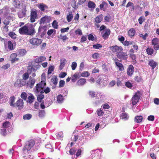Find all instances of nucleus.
<instances>
[{
    "mask_svg": "<svg viewBox=\"0 0 159 159\" xmlns=\"http://www.w3.org/2000/svg\"><path fill=\"white\" fill-rule=\"evenodd\" d=\"M106 100L105 94L102 92H99L98 93L97 96H96L95 100L93 102V105L95 107L99 106L105 102Z\"/></svg>",
    "mask_w": 159,
    "mask_h": 159,
    "instance_id": "nucleus-1",
    "label": "nucleus"
},
{
    "mask_svg": "<svg viewBox=\"0 0 159 159\" xmlns=\"http://www.w3.org/2000/svg\"><path fill=\"white\" fill-rule=\"evenodd\" d=\"M35 144L34 140L31 139L26 141L22 149L23 153L25 155L28 154L31 151V149Z\"/></svg>",
    "mask_w": 159,
    "mask_h": 159,
    "instance_id": "nucleus-2",
    "label": "nucleus"
},
{
    "mask_svg": "<svg viewBox=\"0 0 159 159\" xmlns=\"http://www.w3.org/2000/svg\"><path fill=\"white\" fill-rule=\"evenodd\" d=\"M102 151V148L91 151L90 158L93 159H99V156L101 155Z\"/></svg>",
    "mask_w": 159,
    "mask_h": 159,
    "instance_id": "nucleus-3",
    "label": "nucleus"
},
{
    "mask_svg": "<svg viewBox=\"0 0 159 159\" xmlns=\"http://www.w3.org/2000/svg\"><path fill=\"white\" fill-rule=\"evenodd\" d=\"M37 18V10L33 9L31 10L30 14V20L32 23L34 22L35 19Z\"/></svg>",
    "mask_w": 159,
    "mask_h": 159,
    "instance_id": "nucleus-4",
    "label": "nucleus"
},
{
    "mask_svg": "<svg viewBox=\"0 0 159 159\" xmlns=\"http://www.w3.org/2000/svg\"><path fill=\"white\" fill-rule=\"evenodd\" d=\"M140 97V93L139 92L136 93L132 98L131 100L132 104L134 106L136 105L139 101Z\"/></svg>",
    "mask_w": 159,
    "mask_h": 159,
    "instance_id": "nucleus-5",
    "label": "nucleus"
},
{
    "mask_svg": "<svg viewBox=\"0 0 159 159\" xmlns=\"http://www.w3.org/2000/svg\"><path fill=\"white\" fill-rule=\"evenodd\" d=\"M35 82V79L32 78V77H30L29 80L27 82V83L26 84L25 83H22L20 85H24L25 84H26L27 86L28 87H29L30 88H33Z\"/></svg>",
    "mask_w": 159,
    "mask_h": 159,
    "instance_id": "nucleus-6",
    "label": "nucleus"
},
{
    "mask_svg": "<svg viewBox=\"0 0 159 159\" xmlns=\"http://www.w3.org/2000/svg\"><path fill=\"white\" fill-rule=\"evenodd\" d=\"M28 25L27 35H33L35 33V29L34 28L32 24H27Z\"/></svg>",
    "mask_w": 159,
    "mask_h": 159,
    "instance_id": "nucleus-7",
    "label": "nucleus"
},
{
    "mask_svg": "<svg viewBox=\"0 0 159 159\" xmlns=\"http://www.w3.org/2000/svg\"><path fill=\"white\" fill-rule=\"evenodd\" d=\"M116 56L119 59L125 60H127L128 57L127 53L122 51L116 53Z\"/></svg>",
    "mask_w": 159,
    "mask_h": 159,
    "instance_id": "nucleus-8",
    "label": "nucleus"
},
{
    "mask_svg": "<svg viewBox=\"0 0 159 159\" xmlns=\"http://www.w3.org/2000/svg\"><path fill=\"white\" fill-rule=\"evenodd\" d=\"M24 102L22 99L20 98L16 102L14 103V107H17L19 110L22 109L24 107Z\"/></svg>",
    "mask_w": 159,
    "mask_h": 159,
    "instance_id": "nucleus-9",
    "label": "nucleus"
},
{
    "mask_svg": "<svg viewBox=\"0 0 159 159\" xmlns=\"http://www.w3.org/2000/svg\"><path fill=\"white\" fill-rule=\"evenodd\" d=\"M28 25L27 24H26L24 26L19 29V32L20 34L27 35Z\"/></svg>",
    "mask_w": 159,
    "mask_h": 159,
    "instance_id": "nucleus-10",
    "label": "nucleus"
},
{
    "mask_svg": "<svg viewBox=\"0 0 159 159\" xmlns=\"http://www.w3.org/2000/svg\"><path fill=\"white\" fill-rule=\"evenodd\" d=\"M110 49L113 52H116V53L123 51V48L121 46H118L117 45L112 46L110 47Z\"/></svg>",
    "mask_w": 159,
    "mask_h": 159,
    "instance_id": "nucleus-11",
    "label": "nucleus"
},
{
    "mask_svg": "<svg viewBox=\"0 0 159 159\" xmlns=\"http://www.w3.org/2000/svg\"><path fill=\"white\" fill-rule=\"evenodd\" d=\"M134 68L132 65H129L127 70V74L129 76L131 77L134 74Z\"/></svg>",
    "mask_w": 159,
    "mask_h": 159,
    "instance_id": "nucleus-12",
    "label": "nucleus"
},
{
    "mask_svg": "<svg viewBox=\"0 0 159 159\" xmlns=\"http://www.w3.org/2000/svg\"><path fill=\"white\" fill-rule=\"evenodd\" d=\"M45 73H43L41 75V81H40V88H43L46 85V76Z\"/></svg>",
    "mask_w": 159,
    "mask_h": 159,
    "instance_id": "nucleus-13",
    "label": "nucleus"
},
{
    "mask_svg": "<svg viewBox=\"0 0 159 159\" xmlns=\"http://www.w3.org/2000/svg\"><path fill=\"white\" fill-rule=\"evenodd\" d=\"M40 63V57H38L34 59V60L31 63L34 66H35L36 69L39 68L40 66L39 65Z\"/></svg>",
    "mask_w": 159,
    "mask_h": 159,
    "instance_id": "nucleus-14",
    "label": "nucleus"
},
{
    "mask_svg": "<svg viewBox=\"0 0 159 159\" xmlns=\"http://www.w3.org/2000/svg\"><path fill=\"white\" fill-rule=\"evenodd\" d=\"M51 20V18L50 16H45L40 19V24L41 23L47 24L49 23Z\"/></svg>",
    "mask_w": 159,
    "mask_h": 159,
    "instance_id": "nucleus-15",
    "label": "nucleus"
},
{
    "mask_svg": "<svg viewBox=\"0 0 159 159\" xmlns=\"http://www.w3.org/2000/svg\"><path fill=\"white\" fill-rule=\"evenodd\" d=\"M52 103V101H46L45 103L43 102H42L40 103V108L44 109L45 107H47L51 105Z\"/></svg>",
    "mask_w": 159,
    "mask_h": 159,
    "instance_id": "nucleus-16",
    "label": "nucleus"
},
{
    "mask_svg": "<svg viewBox=\"0 0 159 159\" xmlns=\"http://www.w3.org/2000/svg\"><path fill=\"white\" fill-rule=\"evenodd\" d=\"M66 94L64 95V97H66L67 94V92L66 93ZM64 100L63 96L61 94H59L57 96V101L59 103H62Z\"/></svg>",
    "mask_w": 159,
    "mask_h": 159,
    "instance_id": "nucleus-17",
    "label": "nucleus"
},
{
    "mask_svg": "<svg viewBox=\"0 0 159 159\" xmlns=\"http://www.w3.org/2000/svg\"><path fill=\"white\" fill-rule=\"evenodd\" d=\"M111 33V31L109 29H106L104 33H102V37L105 39H107Z\"/></svg>",
    "mask_w": 159,
    "mask_h": 159,
    "instance_id": "nucleus-18",
    "label": "nucleus"
},
{
    "mask_svg": "<svg viewBox=\"0 0 159 159\" xmlns=\"http://www.w3.org/2000/svg\"><path fill=\"white\" fill-rule=\"evenodd\" d=\"M7 97L4 93H0V104L6 102Z\"/></svg>",
    "mask_w": 159,
    "mask_h": 159,
    "instance_id": "nucleus-19",
    "label": "nucleus"
},
{
    "mask_svg": "<svg viewBox=\"0 0 159 159\" xmlns=\"http://www.w3.org/2000/svg\"><path fill=\"white\" fill-rule=\"evenodd\" d=\"M27 10L26 9L25 7L22 10L21 12L18 13V16L19 18H22L25 17L26 16V12Z\"/></svg>",
    "mask_w": 159,
    "mask_h": 159,
    "instance_id": "nucleus-20",
    "label": "nucleus"
},
{
    "mask_svg": "<svg viewBox=\"0 0 159 159\" xmlns=\"http://www.w3.org/2000/svg\"><path fill=\"white\" fill-rule=\"evenodd\" d=\"M40 41V39L36 38L32 39L30 40V43L34 45H39Z\"/></svg>",
    "mask_w": 159,
    "mask_h": 159,
    "instance_id": "nucleus-21",
    "label": "nucleus"
},
{
    "mask_svg": "<svg viewBox=\"0 0 159 159\" xmlns=\"http://www.w3.org/2000/svg\"><path fill=\"white\" fill-rule=\"evenodd\" d=\"M17 55L21 57L25 55L26 53V51L24 49H19L17 50Z\"/></svg>",
    "mask_w": 159,
    "mask_h": 159,
    "instance_id": "nucleus-22",
    "label": "nucleus"
},
{
    "mask_svg": "<svg viewBox=\"0 0 159 159\" xmlns=\"http://www.w3.org/2000/svg\"><path fill=\"white\" fill-rule=\"evenodd\" d=\"M33 64L31 63V65L28 66L27 72L30 74L32 72H35L37 69L35 66H34Z\"/></svg>",
    "mask_w": 159,
    "mask_h": 159,
    "instance_id": "nucleus-23",
    "label": "nucleus"
},
{
    "mask_svg": "<svg viewBox=\"0 0 159 159\" xmlns=\"http://www.w3.org/2000/svg\"><path fill=\"white\" fill-rule=\"evenodd\" d=\"M47 30V27L46 26H43V27H40V33H41L40 36L41 37H43L46 34Z\"/></svg>",
    "mask_w": 159,
    "mask_h": 159,
    "instance_id": "nucleus-24",
    "label": "nucleus"
},
{
    "mask_svg": "<svg viewBox=\"0 0 159 159\" xmlns=\"http://www.w3.org/2000/svg\"><path fill=\"white\" fill-rule=\"evenodd\" d=\"M17 55V53H13L11 54L10 57L11 58V62L12 63H13L16 61H17L19 59L16 58Z\"/></svg>",
    "mask_w": 159,
    "mask_h": 159,
    "instance_id": "nucleus-25",
    "label": "nucleus"
},
{
    "mask_svg": "<svg viewBox=\"0 0 159 159\" xmlns=\"http://www.w3.org/2000/svg\"><path fill=\"white\" fill-rule=\"evenodd\" d=\"M45 86L43 88H41L42 89H40V93H45L46 94L48 93L50 91V89L48 87L45 88Z\"/></svg>",
    "mask_w": 159,
    "mask_h": 159,
    "instance_id": "nucleus-26",
    "label": "nucleus"
},
{
    "mask_svg": "<svg viewBox=\"0 0 159 159\" xmlns=\"http://www.w3.org/2000/svg\"><path fill=\"white\" fill-rule=\"evenodd\" d=\"M37 99L38 102H35L34 104V108L36 109H38L39 108V102H40V94H38L37 95Z\"/></svg>",
    "mask_w": 159,
    "mask_h": 159,
    "instance_id": "nucleus-27",
    "label": "nucleus"
},
{
    "mask_svg": "<svg viewBox=\"0 0 159 159\" xmlns=\"http://www.w3.org/2000/svg\"><path fill=\"white\" fill-rule=\"evenodd\" d=\"M66 62V60L63 58L61 59L60 61V65L59 66V69L61 70L64 67Z\"/></svg>",
    "mask_w": 159,
    "mask_h": 159,
    "instance_id": "nucleus-28",
    "label": "nucleus"
},
{
    "mask_svg": "<svg viewBox=\"0 0 159 159\" xmlns=\"http://www.w3.org/2000/svg\"><path fill=\"white\" fill-rule=\"evenodd\" d=\"M85 82L86 79L84 78H81L77 81V84L79 86H82L84 84Z\"/></svg>",
    "mask_w": 159,
    "mask_h": 159,
    "instance_id": "nucleus-29",
    "label": "nucleus"
},
{
    "mask_svg": "<svg viewBox=\"0 0 159 159\" xmlns=\"http://www.w3.org/2000/svg\"><path fill=\"white\" fill-rule=\"evenodd\" d=\"M148 64L152 67V69H154L157 65V63L152 60L149 61Z\"/></svg>",
    "mask_w": 159,
    "mask_h": 159,
    "instance_id": "nucleus-30",
    "label": "nucleus"
},
{
    "mask_svg": "<svg viewBox=\"0 0 159 159\" xmlns=\"http://www.w3.org/2000/svg\"><path fill=\"white\" fill-rule=\"evenodd\" d=\"M143 120V117L142 116H137L134 118V121L137 123H140Z\"/></svg>",
    "mask_w": 159,
    "mask_h": 159,
    "instance_id": "nucleus-31",
    "label": "nucleus"
},
{
    "mask_svg": "<svg viewBox=\"0 0 159 159\" xmlns=\"http://www.w3.org/2000/svg\"><path fill=\"white\" fill-rule=\"evenodd\" d=\"M51 82L55 85L54 88L56 87L57 84L58 79L57 77L56 76L54 75L52 78Z\"/></svg>",
    "mask_w": 159,
    "mask_h": 159,
    "instance_id": "nucleus-32",
    "label": "nucleus"
},
{
    "mask_svg": "<svg viewBox=\"0 0 159 159\" xmlns=\"http://www.w3.org/2000/svg\"><path fill=\"white\" fill-rule=\"evenodd\" d=\"M98 93H96L94 91H90L89 93V96L92 98H93L98 95Z\"/></svg>",
    "mask_w": 159,
    "mask_h": 159,
    "instance_id": "nucleus-33",
    "label": "nucleus"
},
{
    "mask_svg": "<svg viewBox=\"0 0 159 159\" xmlns=\"http://www.w3.org/2000/svg\"><path fill=\"white\" fill-rule=\"evenodd\" d=\"M121 117L122 119H124L125 120H128L129 119V116L127 114L124 112L121 115Z\"/></svg>",
    "mask_w": 159,
    "mask_h": 159,
    "instance_id": "nucleus-34",
    "label": "nucleus"
},
{
    "mask_svg": "<svg viewBox=\"0 0 159 159\" xmlns=\"http://www.w3.org/2000/svg\"><path fill=\"white\" fill-rule=\"evenodd\" d=\"M34 97L32 94H31L28 97V100L27 101V102H28L30 104L32 103L34 101Z\"/></svg>",
    "mask_w": 159,
    "mask_h": 159,
    "instance_id": "nucleus-35",
    "label": "nucleus"
},
{
    "mask_svg": "<svg viewBox=\"0 0 159 159\" xmlns=\"http://www.w3.org/2000/svg\"><path fill=\"white\" fill-rule=\"evenodd\" d=\"M135 33V31L134 29H131L128 32V34L129 35L130 37H133Z\"/></svg>",
    "mask_w": 159,
    "mask_h": 159,
    "instance_id": "nucleus-36",
    "label": "nucleus"
},
{
    "mask_svg": "<svg viewBox=\"0 0 159 159\" xmlns=\"http://www.w3.org/2000/svg\"><path fill=\"white\" fill-rule=\"evenodd\" d=\"M146 52H147V54L149 55H152L153 54V55H155L156 52H155V53L153 54V52L154 50L152 48H148L146 49Z\"/></svg>",
    "mask_w": 159,
    "mask_h": 159,
    "instance_id": "nucleus-37",
    "label": "nucleus"
},
{
    "mask_svg": "<svg viewBox=\"0 0 159 159\" xmlns=\"http://www.w3.org/2000/svg\"><path fill=\"white\" fill-rule=\"evenodd\" d=\"M116 65L118 67L120 70L122 71L124 70L123 66L122 63L118 62H116Z\"/></svg>",
    "mask_w": 159,
    "mask_h": 159,
    "instance_id": "nucleus-38",
    "label": "nucleus"
},
{
    "mask_svg": "<svg viewBox=\"0 0 159 159\" xmlns=\"http://www.w3.org/2000/svg\"><path fill=\"white\" fill-rule=\"evenodd\" d=\"M78 3L76 4V1L75 0H71V6L74 9H76L78 7Z\"/></svg>",
    "mask_w": 159,
    "mask_h": 159,
    "instance_id": "nucleus-39",
    "label": "nucleus"
},
{
    "mask_svg": "<svg viewBox=\"0 0 159 159\" xmlns=\"http://www.w3.org/2000/svg\"><path fill=\"white\" fill-rule=\"evenodd\" d=\"M88 6L89 8H94L96 6V4L93 2L90 1L88 3Z\"/></svg>",
    "mask_w": 159,
    "mask_h": 159,
    "instance_id": "nucleus-40",
    "label": "nucleus"
},
{
    "mask_svg": "<svg viewBox=\"0 0 159 159\" xmlns=\"http://www.w3.org/2000/svg\"><path fill=\"white\" fill-rule=\"evenodd\" d=\"M48 8V7L47 5L43 3H40V10L42 11L46 12L47 10H45V9Z\"/></svg>",
    "mask_w": 159,
    "mask_h": 159,
    "instance_id": "nucleus-41",
    "label": "nucleus"
},
{
    "mask_svg": "<svg viewBox=\"0 0 159 159\" xmlns=\"http://www.w3.org/2000/svg\"><path fill=\"white\" fill-rule=\"evenodd\" d=\"M32 117V115L30 114H27L24 115L23 116L24 120H29Z\"/></svg>",
    "mask_w": 159,
    "mask_h": 159,
    "instance_id": "nucleus-42",
    "label": "nucleus"
},
{
    "mask_svg": "<svg viewBox=\"0 0 159 159\" xmlns=\"http://www.w3.org/2000/svg\"><path fill=\"white\" fill-rule=\"evenodd\" d=\"M96 113L98 116H101L103 115L104 112L101 109H98Z\"/></svg>",
    "mask_w": 159,
    "mask_h": 159,
    "instance_id": "nucleus-43",
    "label": "nucleus"
},
{
    "mask_svg": "<svg viewBox=\"0 0 159 159\" xmlns=\"http://www.w3.org/2000/svg\"><path fill=\"white\" fill-rule=\"evenodd\" d=\"M102 18V15H99L95 18V22L97 23H99L101 21Z\"/></svg>",
    "mask_w": 159,
    "mask_h": 159,
    "instance_id": "nucleus-44",
    "label": "nucleus"
},
{
    "mask_svg": "<svg viewBox=\"0 0 159 159\" xmlns=\"http://www.w3.org/2000/svg\"><path fill=\"white\" fill-rule=\"evenodd\" d=\"M34 92L36 93H38L40 92V82L38 83L35 88L34 89Z\"/></svg>",
    "mask_w": 159,
    "mask_h": 159,
    "instance_id": "nucleus-45",
    "label": "nucleus"
},
{
    "mask_svg": "<svg viewBox=\"0 0 159 159\" xmlns=\"http://www.w3.org/2000/svg\"><path fill=\"white\" fill-rule=\"evenodd\" d=\"M7 46L8 48L10 50L14 49L13 45L11 41H8L7 42Z\"/></svg>",
    "mask_w": 159,
    "mask_h": 159,
    "instance_id": "nucleus-46",
    "label": "nucleus"
},
{
    "mask_svg": "<svg viewBox=\"0 0 159 159\" xmlns=\"http://www.w3.org/2000/svg\"><path fill=\"white\" fill-rule=\"evenodd\" d=\"M13 4L15 8H18L20 5V2L18 0H15L13 2Z\"/></svg>",
    "mask_w": 159,
    "mask_h": 159,
    "instance_id": "nucleus-47",
    "label": "nucleus"
},
{
    "mask_svg": "<svg viewBox=\"0 0 159 159\" xmlns=\"http://www.w3.org/2000/svg\"><path fill=\"white\" fill-rule=\"evenodd\" d=\"M84 148L82 147L80 148L77 150V151L76 154V156L77 157H79L81 155V153L83 152Z\"/></svg>",
    "mask_w": 159,
    "mask_h": 159,
    "instance_id": "nucleus-48",
    "label": "nucleus"
},
{
    "mask_svg": "<svg viewBox=\"0 0 159 159\" xmlns=\"http://www.w3.org/2000/svg\"><path fill=\"white\" fill-rule=\"evenodd\" d=\"M73 17V15L71 12L69 14L67 15L66 17L67 20L68 22H70L72 19Z\"/></svg>",
    "mask_w": 159,
    "mask_h": 159,
    "instance_id": "nucleus-49",
    "label": "nucleus"
},
{
    "mask_svg": "<svg viewBox=\"0 0 159 159\" xmlns=\"http://www.w3.org/2000/svg\"><path fill=\"white\" fill-rule=\"evenodd\" d=\"M54 70V66H50L48 67V75L52 73Z\"/></svg>",
    "mask_w": 159,
    "mask_h": 159,
    "instance_id": "nucleus-50",
    "label": "nucleus"
},
{
    "mask_svg": "<svg viewBox=\"0 0 159 159\" xmlns=\"http://www.w3.org/2000/svg\"><path fill=\"white\" fill-rule=\"evenodd\" d=\"M9 36L11 38L15 39L16 38V34L13 32H10L8 34Z\"/></svg>",
    "mask_w": 159,
    "mask_h": 159,
    "instance_id": "nucleus-51",
    "label": "nucleus"
},
{
    "mask_svg": "<svg viewBox=\"0 0 159 159\" xmlns=\"http://www.w3.org/2000/svg\"><path fill=\"white\" fill-rule=\"evenodd\" d=\"M11 126V123L9 121L5 122L3 125V126L4 128H7Z\"/></svg>",
    "mask_w": 159,
    "mask_h": 159,
    "instance_id": "nucleus-52",
    "label": "nucleus"
},
{
    "mask_svg": "<svg viewBox=\"0 0 159 159\" xmlns=\"http://www.w3.org/2000/svg\"><path fill=\"white\" fill-rule=\"evenodd\" d=\"M129 57L133 61L134 63H136V57L135 54H130Z\"/></svg>",
    "mask_w": 159,
    "mask_h": 159,
    "instance_id": "nucleus-53",
    "label": "nucleus"
},
{
    "mask_svg": "<svg viewBox=\"0 0 159 159\" xmlns=\"http://www.w3.org/2000/svg\"><path fill=\"white\" fill-rule=\"evenodd\" d=\"M102 47V45L99 43H97L93 45V48L95 49H98Z\"/></svg>",
    "mask_w": 159,
    "mask_h": 159,
    "instance_id": "nucleus-54",
    "label": "nucleus"
},
{
    "mask_svg": "<svg viewBox=\"0 0 159 159\" xmlns=\"http://www.w3.org/2000/svg\"><path fill=\"white\" fill-rule=\"evenodd\" d=\"M52 27L55 29H57L58 27V23L56 20H54L52 23Z\"/></svg>",
    "mask_w": 159,
    "mask_h": 159,
    "instance_id": "nucleus-55",
    "label": "nucleus"
},
{
    "mask_svg": "<svg viewBox=\"0 0 159 159\" xmlns=\"http://www.w3.org/2000/svg\"><path fill=\"white\" fill-rule=\"evenodd\" d=\"M77 149L75 148H71L69 151V153L70 155H73L76 153Z\"/></svg>",
    "mask_w": 159,
    "mask_h": 159,
    "instance_id": "nucleus-56",
    "label": "nucleus"
},
{
    "mask_svg": "<svg viewBox=\"0 0 159 159\" xmlns=\"http://www.w3.org/2000/svg\"><path fill=\"white\" fill-rule=\"evenodd\" d=\"M46 116V113L43 110H40V119H43Z\"/></svg>",
    "mask_w": 159,
    "mask_h": 159,
    "instance_id": "nucleus-57",
    "label": "nucleus"
},
{
    "mask_svg": "<svg viewBox=\"0 0 159 159\" xmlns=\"http://www.w3.org/2000/svg\"><path fill=\"white\" fill-rule=\"evenodd\" d=\"M73 76L74 78H78L81 76V73L80 72H76L74 74Z\"/></svg>",
    "mask_w": 159,
    "mask_h": 159,
    "instance_id": "nucleus-58",
    "label": "nucleus"
},
{
    "mask_svg": "<svg viewBox=\"0 0 159 159\" xmlns=\"http://www.w3.org/2000/svg\"><path fill=\"white\" fill-rule=\"evenodd\" d=\"M90 74L88 71H84L81 73V76L83 77H87L89 76Z\"/></svg>",
    "mask_w": 159,
    "mask_h": 159,
    "instance_id": "nucleus-59",
    "label": "nucleus"
},
{
    "mask_svg": "<svg viewBox=\"0 0 159 159\" xmlns=\"http://www.w3.org/2000/svg\"><path fill=\"white\" fill-rule=\"evenodd\" d=\"M29 73L28 72L25 73L22 75L23 79L24 80H27L29 78Z\"/></svg>",
    "mask_w": 159,
    "mask_h": 159,
    "instance_id": "nucleus-60",
    "label": "nucleus"
},
{
    "mask_svg": "<svg viewBox=\"0 0 159 159\" xmlns=\"http://www.w3.org/2000/svg\"><path fill=\"white\" fill-rule=\"evenodd\" d=\"M20 97L24 100H26L27 98V94L25 92H23L21 93Z\"/></svg>",
    "mask_w": 159,
    "mask_h": 159,
    "instance_id": "nucleus-61",
    "label": "nucleus"
},
{
    "mask_svg": "<svg viewBox=\"0 0 159 159\" xmlns=\"http://www.w3.org/2000/svg\"><path fill=\"white\" fill-rule=\"evenodd\" d=\"M142 80V78L140 76H136L134 77V80L138 82L141 81Z\"/></svg>",
    "mask_w": 159,
    "mask_h": 159,
    "instance_id": "nucleus-62",
    "label": "nucleus"
},
{
    "mask_svg": "<svg viewBox=\"0 0 159 159\" xmlns=\"http://www.w3.org/2000/svg\"><path fill=\"white\" fill-rule=\"evenodd\" d=\"M56 136L58 139H61L63 136V133L62 132H59L57 134Z\"/></svg>",
    "mask_w": 159,
    "mask_h": 159,
    "instance_id": "nucleus-63",
    "label": "nucleus"
},
{
    "mask_svg": "<svg viewBox=\"0 0 159 159\" xmlns=\"http://www.w3.org/2000/svg\"><path fill=\"white\" fill-rule=\"evenodd\" d=\"M67 75V73L65 72H61L59 75V77L61 78H64Z\"/></svg>",
    "mask_w": 159,
    "mask_h": 159,
    "instance_id": "nucleus-64",
    "label": "nucleus"
}]
</instances>
